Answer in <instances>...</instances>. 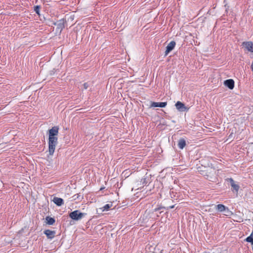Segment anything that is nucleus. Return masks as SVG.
Masks as SVG:
<instances>
[{"label":"nucleus","instance_id":"3","mask_svg":"<svg viewBox=\"0 0 253 253\" xmlns=\"http://www.w3.org/2000/svg\"><path fill=\"white\" fill-rule=\"evenodd\" d=\"M59 127L58 126H54L49 130V140L50 138H57L56 136L58 135Z\"/></svg>","mask_w":253,"mask_h":253},{"label":"nucleus","instance_id":"11","mask_svg":"<svg viewBox=\"0 0 253 253\" xmlns=\"http://www.w3.org/2000/svg\"><path fill=\"white\" fill-rule=\"evenodd\" d=\"M53 202L58 206H60L63 204V200L62 199L54 197L53 199Z\"/></svg>","mask_w":253,"mask_h":253},{"label":"nucleus","instance_id":"12","mask_svg":"<svg viewBox=\"0 0 253 253\" xmlns=\"http://www.w3.org/2000/svg\"><path fill=\"white\" fill-rule=\"evenodd\" d=\"M229 180L231 183V185L232 187L233 188V189L234 190H235L236 192H238L239 189V186L238 184L235 183V182H234V181L233 180V179L230 178L229 179Z\"/></svg>","mask_w":253,"mask_h":253},{"label":"nucleus","instance_id":"19","mask_svg":"<svg viewBox=\"0 0 253 253\" xmlns=\"http://www.w3.org/2000/svg\"><path fill=\"white\" fill-rule=\"evenodd\" d=\"M140 182H141V183L142 182V184H138V186H137L138 187L137 188V189H139V187H141V186H142V185H143L144 183H146V180H145V178H144V179H141V181H140Z\"/></svg>","mask_w":253,"mask_h":253},{"label":"nucleus","instance_id":"2","mask_svg":"<svg viewBox=\"0 0 253 253\" xmlns=\"http://www.w3.org/2000/svg\"><path fill=\"white\" fill-rule=\"evenodd\" d=\"M84 213L80 212L79 211H75L70 213V217L75 220H78L83 218Z\"/></svg>","mask_w":253,"mask_h":253},{"label":"nucleus","instance_id":"14","mask_svg":"<svg viewBox=\"0 0 253 253\" xmlns=\"http://www.w3.org/2000/svg\"><path fill=\"white\" fill-rule=\"evenodd\" d=\"M186 145V142L184 139H180L178 143V146L179 148L183 149Z\"/></svg>","mask_w":253,"mask_h":253},{"label":"nucleus","instance_id":"16","mask_svg":"<svg viewBox=\"0 0 253 253\" xmlns=\"http://www.w3.org/2000/svg\"><path fill=\"white\" fill-rule=\"evenodd\" d=\"M46 220H47V223L49 225L53 224L55 222L54 218L50 217H47Z\"/></svg>","mask_w":253,"mask_h":253},{"label":"nucleus","instance_id":"4","mask_svg":"<svg viewBox=\"0 0 253 253\" xmlns=\"http://www.w3.org/2000/svg\"><path fill=\"white\" fill-rule=\"evenodd\" d=\"M242 44L246 50L253 52V42H243Z\"/></svg>","mask_w":253,"mask_h":253},{"label":"nucleus","instance_id":"21","mask_svg":"<svg viewBox=\"0 0 253 253\" xmlns=\"http://www.w3.org/2000/svg\"><path fill=\"white\" fill-rule=\"evenodd\" d=\"M89 86L88 84L87 83H85L84 84V89H87Z\"/></svg>","mask_w":253,"mask_h":253},{"label":"nucleus","instance_id":"22","mask_svg":"<svg viewBox=\"0 0 253 253\" xmlns=\"http://www.w3.org/2000/svg\"><path fill=\"white\" fill-rule=\"evenodd\" d=\"M174 208V206H172L170 207V209H172V208Z\"/></svg>","mask_w":253,"mask_h":253},{"label":"nucleus","instance_id":"17","mask_svg":"<svg viewBox=\"0 0 253 253\" xmlns=\"http://www.w3.org/2000/svg\"><path fill=\"white\" fill-rule=\"evenodd\" d=\"M246 241L250 242L253 245V234H251L250 236L247 237L246 239Z\"/></svg>","mask_w":253,"mask_h":253},{"label":"nucleus","instance_id":"8","mask_svg":"<svg viewBox=\"0 0 253 253\" xmlns=\"http://www.w3.org/2000/svg\"><path fill=\"white\" fill-rule=\"evenodd\" d=\"M167 102H151L150 107L151 108L154 107H165L166 106Z\"/></svg>","mask_w":253,"mask_h":253},{"label":"nucleus","instance_id":"5","mask_svg":"<svg viewBox=\"0 0 253 253\" xmlns=\"http://www.w3.org/2000/svg\"><path fill=\"white\" fill-rule=\"evenodd\" d=\"M175 42L174 41L170 42L166 47V50L165 51V56H167L175 46Z\"/></svg>","mask_w":253,"mask_h":253},{"label":"nucleus","instance_id":"20","mask_svg":"<svg viewBox=\"0 0 253 253\" xmlns=\"http://www.w3.org/2000/svg\"><path fill=\"white\" fill-rule=\"evenodd\" d=\"M40 6H36L35 8V11H36V12L38 14H39V12H40Z\"/></svg>","mask_w":253,"mask_h":253},{"label":"nucleus","instance_id":"15","mask_svg":"<svg viewBox=\"0 0 253 253\" xmlns=\"http://www.w3.org/2000/svg\"><path fill=\"white\" fill-rule=\"evenodd\" d=\"M216 208L218 211L222 212L226 210V207L223 205L219 204L216 206Z\"/></svg>","mask_w":253,"mask_h":253},{"label":"nucleus","instance_id":"6","mask_svg":"<svg viewBox=\"0 0 253 253\" xmlns=\"http://www.w3.org/2000/svg\"><path fill=\"white\" fill-rule=\"evenodd\" d=\"M176 108L180 112H184L188 110L185 105L180 101H177L175 104Z\"/></svg>","mask_w":253,"mask_h":253},{"label":"nucleus","instance_id":"13","mask_svg":"<svg viewBox=\"0 0 253 253\" xmlns=\"http://www.w3.org/2000/svg\"><path fill=\"white\" fill-rule=\"evenodd\" d=\"M55 24L57 25L58 29L62 30L64 27V19L60 20Z\"/></svg>","mask_w":253,"mask_h":253},{"label":"nucleus","instance_id":"9","mask_svg":"<svg viewBox=\"0 0 253 253\" xmlns=\"http://www.w3.org/2000/svg\"><path fill=\"white\" fill-rule=\"evenodd\" d=\"M224 84L230 89H233L234 87V82L232 79H229L225 81Z\"/></svg>","mask_w":253,"mask_h":253},{"label":"nucleus","instance_id":"1","mask_svg":"<svg viewBox=\"0 0 253 253\" xmlns=\"http://www.w3.org/2000/svg\"><path fill=\"white\" fill-rule=\"evenodd\" d=\"M57 143V138H52L50 139L48 141V153L49 155L50 156L53 155L55 149V147Z\"/></svg>","mask_w":253,"mask_h":253},{"label":"nucleus","instance_id":"18","mask_svg":"<svg viewBox=\"0 0 253 253\" xmlns=\"http://www.w3.org/2000/svg\"><path fill=\"white\" fill-rule=\"evenodd\" d=\"M225 213L224 214L226 216H229L231 214V211L229 210L228 208H226V210L224 211Z\"/></svg>","mask_w":253,"mask_h":253},{"label":"nucleus","instance_id":"7","mask_svg":"<svg viewBox=\"0 0 253 253\" xmlns=\"http://www.w3.org/2000/svg\"><path fill=\"white\" fill-rule=\"evenodd\" d=\"M113 206V204L112 203H109L106 205H105L104 207L102 208H99L97 209V212H103L105 211H108L110 208H111Z\"/></svg>","mask_w":253,"mask_h":253},{"label":"nucleus","instance_id":"10","mask_svg":"<svg viewBox=\"0 0 253 253\" xmlns=\"http://www.w3.org/2000/svg\"><path fill=\"white\" fill-rule=\"evenodd\" d=\"M44 233L46 235L48 238L52 239L55 236V232L49 230H46L44 231Z\"/></svg>","mask_w":253,"mask_h":253}]
</instances>
